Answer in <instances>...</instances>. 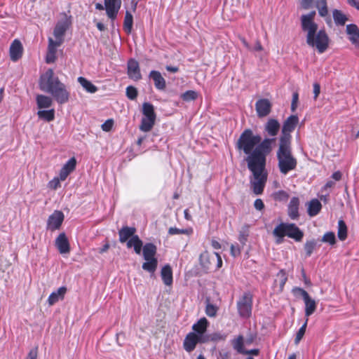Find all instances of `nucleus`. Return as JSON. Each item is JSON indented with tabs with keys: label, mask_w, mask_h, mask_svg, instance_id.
Masks as SVG:
<instances>
[{
	"label": "nucleus",
	"mask_w": 359,
	"mask_h": 359,
	"mask_svg": "<svg viewBox=\"0 0 359 359\" xmlns=\"http://www.w3.org/2000/svg\"><path fill=\"white\" fill-rule=\"evenodd\" d=\"M316 243L313 240L306 242V243L304 245V250L306 251L307 256H309V257L311 256L314 248H316Z\"/></svg>",
	"instance_id": "nucleus-44"
},
{
	"label": "nucleus",
	"mask_w": 359,
	"mask_h": 359,
	"mask_svg": "<svg viewBox=\"0 0 359 359\" xmlns=\"http://www.w3.org/2000/svg\"><path fill=\"white\" fill-rule=\"evenodd\" d=\"M113 126V121L112 120H107L102 125V129L104 131H109Z\"/></svg>",
	"instance_id": "nucleus-53"
},
{
	"label": "nucleus",
	"mask_w": 359,
	"mask_h": 359,
	"mask_svg": "<svg viewBox=\"0 0 359 359\" xmlns=\"http://www.w3.org/2000/svg\"><path fill=\"white\" fill-rule=\"evenodd\" d=\"M67 292L65 287H60L57 290L53 292L48 297L47 302L49 306H53L60 300H62Z\"/></svg>",
	"instance_id": "nucleus-22"
},
{
	"label": "nucleus",
	"mask_w": 359,
	"mask_h": 359,
	"mask_svg": "<svg viewBox=\"0 0 359 359\" xmlns=\"http://www.w3.org/2000/svg\"><path fill=\"white\" fill-rule=\"evenodd\" d=\"M133 15L129 12H126V15L123 21V29L127 34H130L133 29Z\"/></svg>",
	"instance_id": "nucleus-35"
},
{
	"label": "nucleus",
	"mask_w": 359,
	"mask_h": 359,
	"mask_svg": "<svg viewBox=\"0 0 359 359\" xmlns=\"http://www.w3.org/2000/svg\"><path fill=\"white\" fill-rule=\"evenodd\" d=\"M293 292L296 296H301L303 298V299L308 298V297L309 296L306 290L300 287L294 288L293 290Z\"/></svg>",
	"instance_id": "nucleus-50"
},
{
	"label": "nucleus",
	"mask_w": 359,
	"mask_h": 359,
	"mask_svg": "<svg viewBox=\"0 0 359 359\" xmlns=\"http://www.w3.org/2000/svg\"><path fill=\"white\" fill-rule=\"evenodd\" d=\"M126 96L128 99L133 100H135L137 96V89L133 86H128L126 88Z\"/></svg>",
	"instance_id": "nucleus-46"
},
{
	"label": "nucleus",
	"mask_w": 359,
	"mask_h": 359,
	"mask_svg": "<svg viewBox=\"0 0 359 359\" xmlns=\"http://www.w3.org/2000/svg\"><path fill=\"white\" fill-rule=\"evenodd\" d=\"M287 280V277L285 276V273L283 272V271H280L277 274V279L276 280V282H279V285L280 288L282 289L285 284Z\"/></svg>",
	"instance_id": "nucleus-47"
},
{
	"label": "nucleus",
	"mask_w": 359,
	"mask_h": 359,
	"mask_svg": "<svg viewBox=\"0 0 359 359\" xmlns=\"http://www.w3.org/2000/svg\"><path fill=\"white\" fill-rule=\"evenodd\" d=\"M208 322L205 318H201L197 323L192 326V332H196L197 336H200L201 339H205V333L207 330Z\"/></svg>",
	"instance_id": "nucleus-20"
},
{
	"label": "nucleus",
	"mask_w": 359,
	"mask_h": 359,
	"mask_svg": "<svg viewBox=\"0 0 359 359\" xmlns=\"http://www.w3.org/2000/svg\"><path fill=\"white\" fill-rule=\"evenodd\" d=\"M71 20L66 15L57 21L53 30L54 39L48 38V50L46 56V62L48 64L53 63L56 60L57 49L65 41V35L69 26Z\"/></svg>",
	"instance_id": "nucleus-4"
},
{
	"label": "nucleus",
	"mask_w": 359,
	"mask_h": 359,
	"mask_svg": "<svg viewBox=\"0 0 359 359\" xmlns=\"http://www.w3.org/2000/svg\"><path fill=\"white\" fill-rule=\"evenodd\" d=\"M332 177L334 180H335L336 181H338L341 179V174L340 172L337 171V172H334L332 174Z\"/></svg>",
	"instance_id": "nucleus-60"
},
{
	"label": "nucleus",
	"mask_w": 359,
	"mask_h": 359,
	"mask_svg": "<svg viewBox=\"0 0 359 359\" xmlns=\"http://www.w3.org/2000/svg\"><path fill=\"white\" fill-rule=\"evenodd\" d=\"M248 235H249L248 226H245L242 227V229L239 231L238 241L243 245H245L246 241L248 240Z\"/></svg>",
	"instance_id": "nucleus-40"
},
{
	"label": "nucleus",
	"mask_w": 359,
	"mask_h": 359,
	"mask_svg": "<svg viewBox=\"0 0 359 359\" xmlns=\"http://www.w3.org/2000/svg\"><path fill=\"white\" fill-rule=\"evenodd\" d=\"M128 75L130 79L134 81L141 79L142 75L138 62L133 59H130L128 62Z\"/></svg>",
	"instance_id": "nucleus-16"
},
{
	"label": "nucleus",
	"mask_w": 359,
	"mask_h": 359,
	"mask_svg": "<svg viewBox=\"0 0 359 359\" xmlns=\"http://www.w3.org/2000/svg\"><path fill=\"white\" fill-rule=\"evenodd\" d=\"M280 128V124L276 119L269 118L264 126V130L269 136L274 137L278 133Z\"/></svg>",
	"instance_id": "nucleus-23"
},
{
	"label": "nucleus",
	"mask_w": 359,
	"mask_h": 359,
	"mask_svg": "<svg viewBox=\"0 0 359 359\" xmlns=\"http://www.w3.org/2000/svg\"><path fill=\"white\" fill-rule=\"evenodd\" d=\"M276 156L280 173L287 175L289 172L295 170L297 161L292 155L291 144L279 142Z\"/></svg>",
	"instance_id": "nucleus-5"
},
{
	"label": "nucleus",
	"mask_w": 359,
	"mask_h": 359,
	"mask_svg": "<svg viewBox=\"0 0 359 359\" xmlns=\"http://www.w3.org/2000/svg\"><path fill=\"white\" fill-rule=\"evenodd\" d=\"M161 276L165 285L170 286L172 284V271L170 265H165L161 271Z\"/></svg>",
	"instance_id": "nucleus-27"
},
{
	"label": "nucleus",
	"mask_w": 359,
	"mask_h": 359,
	"mask_svg": "<svg viewBox=\"0 0 359 359\" xmlns=\"http://www.w3.org/2000/svg\"><path fill=\"white\" fill-rule=\"evenodd\" d=\"M76 165V160L74 157L71 158L62 166L60 172V179L61 181H65L68 175L74 170Z\"/></svg>",
	"instance_id": "nucleus-19"
},
{
	"label": "nucleus",
	"mask_w": 359,
	"mask_h": 359,
	"mask_svg": "<svg viewBox=\"0 0 359 359\" xmlns=\"http://www.w3.org/2000/svg\"><path fill=\"white\" fill-rule=\"evenodd\" d=\"M254 207L257 210H262L264 208V205L262 199L257 198L255 201Z\"/></svg>",
	"instance_id": "nucleus-55"
},
{
	"label": "nucleus",
	"mask_w": 359,
	"mask_h": 359,
	"mask_svg": "<svg viewBox=\"0 0 359 359\" xmlns=\"http://www.w3.org/2000/svg\"><path fill=\"white\" fill-rule=\"evenodd\" d=\"M316 7L320 16L325 17L328 14L326 0H318Z\"/></svg>",
	"instance_id": "nucleus-39"
},
{
	"label": "nucleus",
	"mask_w": 359,
	"mask_h": 359,
	"mask_svg": "<svg viewBox=\"0 0 359 359\" xmlns=\"http://www.w3.org/2000/svg\"><path fill=\"white\" fill-rule=\"evenodd\" d=\"M149 78L154 81L156 89L163 90L165 88V80L159 72L155 70L151 71Z\"/></svg>",
	"instance_id": "nucleus-21"
},
{
	"label": "nucleus",
	"mask_w": 359,
	"mask_h": 359,
	"mask_svg": "<svg viewBox=\"0 0 359 359\" xmlns=\"http://www.w3.org/2000/svg\"><path fill=\"white\" fill-rule=\"evenodd\" d=\"M322 208L321 203L316 198L312 199L307 203V212L310 217L317 215Z\"/></svg>",
	"instance_id": "nucleus-26"
},
{
	"label": "nucleus",
	"mask_w": 359,
	"mask_h": 359,
	"mask_svg": "<svg viewBox=\"0 0 359 359\" xmlns=\"http://www.w3.org/2000/svg\"><path fill=\"white\" fill-rule=\"evenodd\" d=\"M305 304V315L306 317L312 315L316 309V302L310 296L304 299Z\"/></svg>",
	"instance_id": "nucleus-29"
},
{
	"label": "nucleus",
	"mask_w": 359,
	"mask_h": 359,
	"mask_svg": "<svg viewBox=\"0 0 359 359\" xmlns=\"http://www.w3.org/2000/svg\"><path fill=\"white\" fill-rule=\"evenodd\" d=\"M201 264L205 268H209L210 265L214 262L212 257V252L209 253L208 252H203L200 256Z\"/></svg>",
	"instance_id": "nucleus-36"
},
{
	"label": "nucleus",
	"mask_w": 359,
	"mask_h": 359,
	"mask_svg": "<svg viewBox=\"0 0 359 359\" xmlns=\"http://www.w3.org/2000/svg\"><path fill=\"white\" fill-rule=\"evenodd\" d=\"M77 81L86 92L90 93H95L97 92V88L86 78L79 76L77 79Z\"/></svg>",
	"instance_id": "nucleus-28"
},
{
	"label": "nucleus",
	"mask_w": 359,
	"mask_h": 359,
	"mask_svg": "<svg viewBox=\"0 0 359 359\" xmlns=\"http://www.w3.org/2000/svg\"><path fill=\"white\" fill-rule=\"evenodd\" d=\"M322 241L324 243H327L330 245H334L336 242L334 233L333 232H327L323 236Z\"/></svg>",
	"instance_id": "nucleus-43"
},
{
	"label": "nucleus",
	"mask_w": 359,
	"mask_h": 359,
	"mask_svg": "<svg viewBox=\"0 0 359 359\" xmlns=\"http://www.w3.org/2000/svg\"><path fill=\"white\" fill-rule=\"evenodd\" d=\"M273 234L276 237V243L280 244L283 238L287 236L295 241H301L304 237V233L294 224L280 223L273 229Z\"/></svg>",
	"instance_id": "nucleus-6"
},
{
	"label": "nucleus",
	"mask_w": 359,
	"mask_h": 359,
	"mask_svg": "<svg viewBox=\"0 0 359 359\" xmlns=\"http://www.w3.org/2000/svg\"><path fill=\"white\" fill-rule=\"evenodd\" d=\"M255 109L259 117H265L271 112V104L268 99H259L255 104Z\"/></svg>",
	"instance_id": "nucleus-14"
},
{
	"label": "nucleus",
	"mask_w": 359,
	"mask_h": 359,
	"mask_svg": "<svg viewBox=\"0 0 359 359\" xmlns=\"http://www.w3.org/2000/svg\"><path fill=\"white\" fill-rule=\"evenodd\" d=\"M36 103L39 109L49 108L52 105L53 100L46 95H39L36 97Z\"/></svg>",
	"instance_id": "nucleus-30"
},
{
	"label": "nucleus",
	"mask_w": 359,
	"mask_h": 359,
	"mask_svg": "<svg viewBox=\"0 0 359 359\" xmlns=\"http://www.w3.org/2000/svg\"><path fill=\"white\" fill-rule=\"evenodd\" d=\"M244 338L242 335L238 336L236 338L233 339L231 341V344L233 348L239 353H243L245 352V349L244 348Z\"/></svg>",
	"instance_id": "nucleus-31"
},
{
	"label": "nucleus",
	"mask_w": 359,
	"mask_h": 359,
	"mask_svg": "<svg viewBox=\"0 0 359 359\" xmlns=\"http://www.w3.org/2000/svg\"><path fill=\"white\" fill-rule=\"evenodd\" d=\"M252 297L247 292L244 293L243 296L237 302V309L239 316L243 318H248L252 314Z\"/></svg>",
	"instance_id": "nucleus-9"
},
{
	"label": "nucleus",
	"mask_w": 359,
	"mask_h": 359,
	"mask_svg": "<svg viewBox=\"0 0 359 359\" xmlns=\"http://www.w3.org/2000/svg\"><path fill=\"white\" fill-rule=\"evenodd\" d=\"M39 87L41 90L50 94L55 100L60 104L69 101L70 94L66 85L55 76L52 69H48L41 76Z\"/></svg>",
	"instance_id": "nucleus-2"
},
{
	"label": "nucleus",
	"mask_w": 359,
	"mask_h": 359,
	"mask_svg": "<svg viewBox=\"0 0 359 359\" xmlns=\"http://www.w3.org/2000/svg\"><path fill=\"white\" fill-rule=\"evenodd\" d=\"M241 254V248L238 246V245H231V255L236 257Z\"/></svg>",
	"instance_id": "nucleus-51"
},
{
	"label": "nucleus",
	"mask_w": 359,
	"mask_h": 359,
	"mask_svg": "<svg viewBox=\"0 0 359 359\" xmlns=\"http://www.w3.org/2000/svg\"><path fill=\"white\" fill-rule=\"evenodd\" d=\"M337 236L341 241H344L347 237V226L342 219H339L338 222Z\"/></svg>",
	"instance_id": "nucleus-37"
},
{
	"label": "nucleus",
	"mask_w": 359,
	"mask_h": 359,
	"mask_svg": "<svg viewBox=\"0 0 359 359\" xmlns=\"http://www.w3.org/2000/svg\"><path fill=\"white\" fill-rule=\"evenodd\" d=\"M64 220V214L60 210H55L47 221V229L55 231L60 229Z\"/></svg>",
	"instance_id": "nucleus-13"
},
{
	"label": "nucleus",
	"mask_w": 359,
	"mask_h": 359,
	"mask_svg": "<svg viewBox=\"0 0 359 359\" xmlns=\"http://www.w3.org/2000/svg\"><path fill=\"white\" fill-rule=\"evenodd\" d=\"M254 49H255V50H257V51H260L262 50V46L259 41H257L256 43Z\"/></svg>",
	"instance_id": "nucleus-63"
},
{
	"label": "nucleus",
	"mask_w": 359,
	"mask_h": 359,
	"mask_svg": "<svg viewBox=\"0 0 359 359\" xmlns=\"http://www.w3.org/2000/svg\"><path fill=\"white\" fill-rule=\"evenodd\" d=\"M242 354L257 355L259 354V350L258 349H251L250 351L245 350V352L243 353Z\"/></svg>",
	"instance_id": "nucleus-59"
},
{
	"label": "nucleus",
	"mask_w": 359,
	"mask_h": 359,
	"mask_svg": "<svg viewBox=\"0 0 359 359\" xmlns=\"http://www.w3.org/2000/svg\"><path fill=\"white\" fill-rule=\"evenodd\" d=\"M166 69L168 72L175 73L178 71V68L177 67H172V66H166Z\"/></svg>",
	"instance_id": "nucleus-62"
},
{
	"label": "nucleus",
	"mask_w": 359,
	"mask_h": 359,
	"mask_svg": "<svg viewBox=\"0 0 359 359\" xmlns=\"http://www.w3.org/2000/svg\"><path fill=\"white\" fill-rule=\"evenodd\" d=\"M299 96L297 93H294L292 95V109L294 111L297 107V102L298 101Z\"/></svg>",
	"instance_id": "nucleus-56"
},
{
	"label": "nucleus",
	"mask_w": 359,
	"mask_h": 359,
	"mask_svg": "<svg viewBox=\"0 0 359 359\" xmlns=\"http://www.w3.org/2000/svg\"><path fill=\"white\" fill-rule=\"evenodd\" d=\"M136 231L135 228L124 226L118 231L119 235V241L121 243H125L129 239H130L133 236H135V233Z\"/></svg>",
	"instance_id": "nucleus-25"
},
{
	"label": "nucleus",
	"mask_w": 359,
	"mask_h": 359,
	"mask_svg": "<svg viewBox=\"0 0 359 359\" xmlns=\"http://www.w3.org/2000/svg\"><path fill=\"white\" fill-rule=\"evenodd\" d=\"M307 322H308V319L306 320L304 325L299 328V331L297 332L295 339H294L295 344H297L300 341V340L302 339L303 336L304 335L306 328L307 326Z\"/></svg>",
	"instance_id": "nucleus-45"
},
{
	"label": "nucleus",
	"mask_w": 359,
	"mask_h": 359,
	"mask_svg": "<svg viewBox=\"0 0 359 359\" xmlns=\"http://www.w3.org/2000/svg\"><path fill=\"white\" fill-rule=\"evenodd\" d=\"M55 246L60 254H67L70 252V245L65 233H61L55 239Z\"/></svg>",
	"instance_id": "nucleus-15"
},
{
	"label": "nucleus",
	"mask_w": 359,
	"mask_h": 359,
	"mask_svg": "<svg viewBox=\"0 0 359 359\" xmlns=\"http://www.w3.org/2000/svg\"><path fill=\"white\" fill-rule=\"evenodd\" d=\"M346 31L351 43L359 49V29L358 26L354 24L348 25Z\"/></svg>",
	"instance_id": "nucleus-17"
},
{
	"label": "nucleus",
	"mask_w": 359,
	"mask_h": 359,
	"mask_svg": "<svg viewBox=\"0 0 359 359\" xmlns=\"http://www.w3.org/2000/svg\"><path fill=\"white\" fill-rule=\"evenodd\" d=\"M299 200L297 197H292L290 199V201L288 204V215L292 219H298L299 214Z\"/></svg>",
	"instance_id": "nucleus-24"
},
{
	"label": "nucleus",
	"mask_w": 359,
	"mask_h": 359,
	"mask_svg": "<svg viewBox=\"0 0 359 359\" xmlns=\"http://www.w3.org/2000/svg\"><path fill=\"white\" fill-rule=\"evenodd\" d=\"M313 0H301V6L304 9H309L312 7Z\"/></svg>",
	"instance_id": "nucleus-54"
},
{
	"label": "nucleus",
	"mask_w": 359,
	"mask_h": 359,
	"mask_svg": "<svg viewBox=\"0 0 359 359\" xmlns=\"http://www.w3.org/2000/svg\"><path fill=\"white\" fill-rule=\"evenodd\" d=\"M212 257L214 258V262L217 260V268L219 269L222 267V260L219 253L215 252H212Z\"/></svg>",
	"instance_id": "nucleus-52"
},
{
	"label": "nucleus",
	"mask_w": 359,
	"mask_h": 359,
	"mask_svg": "<svg viewBox=\"0 0 359 359\" xmlns=\"http://www.w3.org/2000/svg\"><path fill=\"white\" fill-rule=\"evenodd\" d=\"M329 41V37L324 29L317 30L311 35L306 36L307 44L316 48L319 53H323L327 50Z\"/></svg>",
	"instance_id": "nucleus-7"
},
{
	"label": "nucleus",
	"mask_w": 359,
	"mask_h": 359,
	"mask_svg": "<svg viewBox=\"0 0 359 359\" xmlns=\"http://www.w3.org/2000/svg\"><path fill=\"white\" fill-rule=\"evenodd\" d=\"M23 48L21 42L15 39L10 46V57L11 60L13 62L18 61L22 55Z\"/></svg>",
	"instance_id": "nucleus-18"
},
{
	"label": "nucleus",
	"mask_w": 359,
	"mask_h": 359,
	"mask_svg": "<svg viewBox=\"0 0 359 359\" xmlns=\"http://www.w3.org/2000/svg\"><path fill=\"white\" fill-rule=\"evenodd\" d=\"M121 5V0H104L107 15L111 20L112 22L117 17Z\"/></svg>",
	"instance_id": "nucleus-12"
},
{
	"label": "nucleus",
	"mask_w": 359,
	"mask_h": 359,
	"mask_svg": "<svg viewBox=\"0 0 359 359\" xmlns=\"http://www.w3.org/2000/svg\"><path fill=\"white\" fill-rule=\"evenodd\" d=\"M60 181L61 180L60 179V177H54L48 182V187L54 190L57 189L60 187Z\"/></svg>",
	"instance_id": "nucleus-49"
},
{
	"label": "nucleus",
	"mask_w": 359,
	"mask_h": 359,
	"mask_svg": "<svg viewBox=\"0 0 359 359\" xmlns=\"http://www.w3.org/2000/svg\"><path fill=\"white\" fill-rule=\"evenodd\" d=\"M156 119L150 118H142L140 126V130L143 132L150 131L154 126Z\"/></svg>",
	"instance_id": "nucleus-34"
},
{
	"label": "nucleus",
	"mask_w": 359,
	"mask_h": 359,
	"mask_svg": "<svg viewBox=\"0 0 359 359\" xmlns=\"http://www.w3.org/2000/svg\"><path fill=\"white\" fill-rule=\"evenodd\" d=\"M142 114H143L142 118H150L156 119V116L154 112V107L151 104H150L149 102H144L143 104Z\"/></svg>",
	"instance_id": "nucleus-33"
},
{
	"label": "nucleus",
	"mask_w": 359,
	"mask_h": 359,
	"mask_svg": "<svg viewBox=\"0 0 359 359\" xmlns=\"http://www.w3.org/2000/svg\"><path fill=\"white\" fill-rule=\"evenodd\" d=\"M316 11L301 16V27L306 33V36L311 35L318 30V25L314 21Z\"/></svg>",
	"instance_id": "nucleus-10"
},
{
	"label": "nucleus",
	"mask_w": 359,
	"mask_h": 359,
	"mask_svg": "<svg viewBox=\"0 0 359 359\" xmlns=\"http://www.w3.org/2000/svg\"><path fill=\"white\" fill-rule=\"evenodd\" d=\"M205 313L209 317H214L217 313V307L209 304L206 306Z\"/></svg>",
	"instance_id": "nucleus-48"
},
{
	"label": "nucleus",
	"mask_w": 359,
	"mask_h": 359,
	"mask_svg": "<svg viewBox=\"0 0 359 359\" xmlns=\"http://www.w3.org/2000/svg\"><path fill=\"white\" fill-rule=\"evenodd\" d=\"M273 138H265L262 141L259 135H255L250 129L245 130L241 135L237 148L246 155L248 168L252 174L250 182L252 191L256 195L261 194L267 180L266 171V156L272 150Z\"/></svg>",
	"instance_id": "nucleus-1"
},
{
	"label": "nucleus",
	"mask_w": 359,
	"mask_h": 359,
	"mask_svg": "<svg viewBox=\"0 0 359 359\" xmlns=\"http://www.w3.org/2000/svg\"><path fill=\"white\" fill-rule=\"evenodd\" d=\"M197 93L194 90H187L182 94L181 97L184 101L190 102L197 98Z\"/></svg>",
	"instance_id": "nucleus-42"
},
{
	"label": "nucleus",
	"mask_w": 359,
	"mask_h": 359,
	"mask_svg": "<svg viewBox=\"0 0 359 359\" xmlns=\"http://www.w3.org/2000/svg\"><path fill=\"white\" fill-rule=\"evenodd\" d=\"M128 248H133L136 254L140 255L142 249L143 257L145 262L142 264V269L149 273H154L157 269L158 260L155 257L157 248L151 243H146L143 246L142 241L138 236H133L127 242Z\"/></svg>",
	"instance_id": "nucleus-3"
},
{
	"label": "nucleus",
	"mask_w": 359,
	"mask_h": 359,
	"mask_svg": "<svg viewBox=\"0 0 359 359\" xmlns=\"http://www.w3.org/2000/svg\"><path fill=\"white\" fill-rule=\"evenodd\" d=\"M37 358V351L36 349L31 350L26 359H36Z\"/></svg>",
	"instance_id": "nucleus-58"
},
{
	"label": "nucleus",
	"mask_w": 359,
	"mask_h": 359,
	"mask_svg": "<svg viewBox=\"0 0 359 359\" xmlns=\"http://www.w3.org/2000/svg\"><path fill=\"white\" fill-rule=\"evenodd\" d=\"M191 229H178L176 227H170L168 230V233L170 235L176 234H187L189 235L192 233Z\"/></svg>",
	"instance_id": "nucleus-41"
},
{
	"label": "nucleus",
	"mask_w": 359,
	"mask_h": 359,
	"mask_svg": "<svg viewBox=\"0 0 359 359\" xmlns=\"http://www.w3.org/2000/svg\"><path fill=\"white\" fill-rule=\"evenodd\" d=\"M333 19L336 25L343 26L345 25L348 18L341 11L334 9L332 11Z\"/></svg>",
	"instance_id": "nucleus-32"
},
{
	"label": "nucleus",
	"mask_w": 359,
	"mask_h": 359,
	"mask_svg": "<svg viewBox=\"0 0 359 359\" xmlns=\"http://www.w3.org/2000/svg\"><path fill=\"white\" fill-rule=\"evenodd\" d=\"M206 339H201L197 336L196 332H189L185 337L183 342V346L186 351L191 352L194 350L198 343L205 342Z\"/></svg>",
	"instance_id": "nucleus-11"
},
{
	"label": "nucleus",
	"mask_w": 359,
	"mask_h": 359,
	"mask_svg": "<svg viewBox=\"0 0 359 359\" xmlns=\"http://www.w3.org/2000/svg\"><path fill=\"white\" fill-rule=\"evenodd\" d=\"M320 92V86L318 83H315L313 84V93H314V98L316 99L317 97L319 95Z\"/></svg>",
	"instance_id": "nucleus-57"
},
{
	"label": "nucleus",
	"mask_w": 359,
	"mask_h": 359,
	"mask_svg": "<svg viewBox=\"0 0 359 359\" xmlns=\"http://www.w3.org/2000/svg\"><path fill=\"white\" fill-rule=\"evenodd\" d=\"M109 243H106L100 249L99 252L100 253H104L106 251H107L109 250Z\"/></svg>",
	"instance_id": "nucleus-61"
},
{
	"label": "nucleus",
	"mask_w": 359,
	"mask_h": 359,
	"mask_svg": "<svg viewBox=\"0 0 359 359\" xmlns=\"http://www.w3.org/2000/svg\"><path fill=\"white\" fill-rule=\"evenodd\" d=\"M96 26L100 31H104L105 29V27L102 22H97Z\"/></svg>",
	"instance_id": "nucleus-64"
},
{
	"label": "nucleus",
	"mask_w": 359,
	"mask_h": 359,
	"mask_svg": "<svg viewBox=\"0 0 359 359\" xmlns=\"http://www.w3.org/2000/svg\"><path fill=\"white\" fill-rule=\"evenodd\" d=\"M299 123V118L295 115L290 116L283 123L282 127V135L279 142L291 144L290 133L295 129Z\"/></svg>",
	"instance_id": "nucleus-8"
},
{
	"label": "nucleus",
	"mask_w": 359,
	"mask_h": 359,
	"mask_svg": "<svg viewBox=\"0 0 359 359\" xmlns=\"http://www.w3.org/2000/svg\"><path fill=\"white\" fill-rule=\"evenodd\" d=\"M37 115L40 118L47 121H51L55 118V110H40L37 112Z\"/></svg>",
	"instance_id": "nucleus-38"
}]
</instances>
